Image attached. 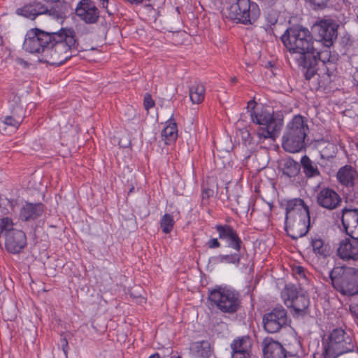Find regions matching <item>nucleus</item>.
Returning <instances> with one entry per match:
<instances>
[{"mask_svg":"<svg viewBox=\"0 0 358 358\" xmlns=\"http://www.w3.org/2000/svg\"><path fill=\"white\" fill-rule=\"evenodd\" d=\"M281 41L299 68H308V76H311L312 65L315 64L313 53L316 50V42L310 31L302 26L294 25L285 30Z\"/></svg>","mask_w":358,"mask_h":358,"instance_id":"obj_1","label":"nucleus"},{"mask_svg":"<svg viewBox=\"0 0 358 358\" xmlns=\"http://www.w3.org/2000/svg\"><path fill=\"white\" fill-rule=\"evenodd\" d=\"M50 48L47 50L48 64L60 66L79 52V42L73 28H62L50 32Z\"/></svg>","mask_w":358,"mask_h":358,"instance_id":"obj_2","label":"nucleus"},{"mask_svg":"<svg viewBox=\"0 0 358 358\" xmlns=\"http://www.w3.org/2000/svg\"><path fill=\"white\" fill-rule=\"evenodd\" d=\"M331 47L322 45V49L316 46V50L313 53L315 64H313V73L308 76V68H301L306 80H310L314 76H318V84L322 87H327L331 82L333 75L334 64L338 59V55L335 51L331 50Z\"/></svg>","mask_w":358,"mask_h":358,"instance_id":"obj_3","label":"nucleus"},{"mask_svg":"<svg viewBox=\"0 0 358 358\" xmlns=\"http://www.w3.org/2000/svg\"><path fill=\"white\" fill-rule=\"evenodd\" d=\"M257 103L255 100L248 102V108H251L250 117L253 123L258 124L256 131L257 143H262L266 139L275 140L282 126V121L276 119L273 114L261 108L255 110Z\"/></svg>","mask_w":358,"mask_h":358,"instance_id":"obj_4","label":"nucleus"},{"mask_svg":"<svg viewBox=\"0 0 358 358\" xmlns=\"http://www.w3.org/2000/svg\"><path fill=\"white\" fill-rule=\"evenodd\" d=\"M308 131L306 118L301 115H294L287 124L282 137V148L290 153L301 151L306 148L305 139Z\"/></svg>","mask_w":358,"mask_h":358,"instance_id":"obj_5","label":"nucleus"},{"mask_svg":"<svg viewBox=\"0 0 358 358\" xmlns=\"http://www.w3.org/2000/svg\"><path fill=\"white\" fill-rule=\"evenodd\" d=\"M208 299L223 314H235L241 307L239 292L229 287L215 286L209 290Z\"/></svg>","mask_w":358,"mask_h":358,"instance_id":"obj_6","label":"nucleus"},{"mask_svg":"<svg viewBox=\"0 0 358 358\" xmlns=\"http://www.w3.org/2000/svg\"><path fill=\"white\" fill-rule=\"evenodd\" d=\"M334 289L343 296L358 294V269L350 266H335L329 271Z\"/></svg>","mask_w":358,"mask_h":358,"instance_id":"obj_7","label":"nucleus"},{"mask_svg":"<svg viewBox=\"0 0 358 358\" xmlns=\"http://www.w3.org/2000/svg\"><path fill=\"white\" fill-rule=\"evenodd\" d=\"M355 350L356 345L351 334L342 328H336L329 336V342L324 348L323 355L324 358H336Z\"/></svg>","mask_w":358,"mask_h":358,"instance_id":"obj_8","label":"nucleus"},{"mask_svg":"<svg viewBox=\"0 0 358 358\" xmlns=\"http://www.w3.org/2000/svg\"><path fill=\"white\" fill-rule=\"evenodd\" d=\"M260 15L257 3L250 0H237L228 9V17L237 23L254 24Z\"/></svg>","mask_w":358,"mask_h":358,"instance_id":"obj_9","label":"nucleus"},{"mask_svg":"<svg viewBox=\"0 0 358 358\" xmlns=\"http://www.w3.org/2000/svg\"><path fill=\"white\" fill-rule=\"evenodd\" d=\"M50 32L35 28L27 32L22 48L29 53L42 52L45 62L48 64L47 50L50 48Z\"/></svg>","mask_w":358,"mask_h":358,"instance_id":"obj_10","label":"nucleus"},{"mask_svg":"<svg viewBox=\"0 0 358 358\" xmlns=\"http://www.w3.org/2000/svg\"><path fill=\"white\" fill-rule=\"evenodd\" d=\"M281 296L286 306L292 308L297 316H303L309 313L308 296L302 292H299L294 285H287Z\"/></svg>","mask_w":358,"mask_h":358,"instance_id":"obj_11","label":"nucleus"},{"mask_svg":"<svg viewBox=\"0 0 358 358\" xmlns=\"http://www.w3.org/2000/svg\"><path fill=\"white\" fill-rule=\"evenodd\" d=\"M338 22L329 17L324 16L317 20L313 24V29L318 38L315 40L316 44L332 47L338 37Z\"/></svg>","mask_w":358,"mask_h":358,"instance_id":"obj_12","label":"nucleus"},{"mask_svg":"<svg viewBox=\"0 0 358 358\" xmlns=\"http://www.w3.org/2000/svg\"><path fill=\"white\" fill-rule=\"evenodd\" d=\"M308 250L313 255L312 262L315 268H324L332 252L329 243L321 236L315 234L310 237Z\"/></svg>","mask_w":358,"mask_h":358,"instance_id":"obj_13","label":"nucleus"},{"mask_svg":"<svg viewBox=\"0 0 358 358\" xmlns=\"http://www.w3.org/2000/svg\"><path fill=\"white\" fill-rule=\"evenodd\" d=\"M262 322L266 332L274 334L287 327L289 320L287 310L282 306H277L264 315Z\"/></svg>","mask_w":358,"mask_h":358,"instance_id":"obj_14","label":"nucleus"},{"mask_svg":"<svg viewBox=\"0 0 358 358\" xmlns=\"http://www.w3.org/2000/svg\"><path fill=\"white\" fill-rule=\"evenodd\" d=\"M285 230L289 236L296 240L305 236L310 227V214L306 213L301 215L285 217Z\"/></svg>","mask_w":358,"mask_h":358,"instance_id":"obj_15","label":"nucleus"},{"mask_svg":"<svg viewBox=\"0 0 358 358\" xmlns=\"http://www.w3.org/2000/svg\"><path fill=\"white\" fill-rule=\"evenodd\" d=\"M317 204L327 210L336 208L341 203V198L339 194L330 187H323L316 191Z\"/></svg>","mask_w":358,"mask_h":358,"instance_id":"obj_16","label":"nucleus"},{"mask_svg":"<svg viewBox=\"0 0 358 358\" xmlns=\"http://www.w3.org/2000/svg\"><path fill=\"white\" fill-rule=\"evenodd\" d=\"M215 229L218 233L219 238L227 243V247L236 252H240L243 241L237 231L229 224H216Z\"/></svg>","mask_w":358,"mask_h":358,"instance_id":"obj_17","label":"nucleus"},{"mask_svg":"<svg viewBox=\"0 0 358 358\" xmlns=\"http://www.w3.org/2000/svg\"><path fill=\"white\" fill-rule=\"evenodd\" d=\"M77 16L87 24H95L99 18V10L91 0H81L76 8Z\"/></svg>","mask_w":358,"mask_h":358,"instance_id":"obj_18","label":"nucleus"},{"mask_svg":"<svg viewBox=\"0 0 358 358\" xmlns=\"http://www.w3.org/2000/svg\"><path fill=\"white\" fill-rule=\"evenodd\" d=\"M43 15L56 20H64L69 11L70 4L66 0H43Z\"/></svg>","mask_w":358,"mask_h":358,"instance_id":"obj_19","label":"nucleus"},{"mask_svg":"<svg viewBox=\"0 0 358 358\" xmlns=\"http://www.w3.org/2000/svg\"><path fill=\"white\" fill-rule=\"evenodd\" d=\"M5 238V248L10 254H19L27 245V236L22 230L8 233Z\"/></svg>","mask_w":358,"mask_h":358,"instance_id":"obj_20","label":"nucleus"},{"mask_svg":"<svg viewBox=\"0 0 358 358\" xmlns=\"http://www.w3.org/2000/svg\"><path fill=\"white\" fill-rule=\"evenodd\" d=\"M337 253L343 260L358 261V238L353 236L341 241Z\"/></svg>","mask_w":358,"mask_h":358,"instance_id":"obj_21","label":"nucleus"},{"mask_svg":"<svg viewBox=\"0 0 358 358\" xmlns=\"http://www.w3.org/2000/svg\"><path fill=\"white\" fill-rule=\"evenodd\" d=\"M341 222L348 235L358 238V209L343 208Z\"/></svg>","mask_w":358,"mask_h":358,"instance_id":"obj_22","label":"nucleus"},{"mask_svg":"<svg viewBox=\"0 0 358 358\" xmlns=\"http://www.w3.org/2000/svg\"><path fill=\"white\" fill-rule=\"evenodd\" d=\"M262 347L264 358H287L286 350L280 343L271 338H265Z\"/></svg>","mask_w":358,"mask_h":358,"instance_id":"obj_23","label":"nucleus"},{"mask_svg":"<svg viewBox=\"0 0 358 358\" xmlns=\"http://www.w3.org/2000/svg\"><path fill=\"white\" fill-rule=\"evenodd\" d=\"M45 210L42 203L27 202L20 210L19 218L23 222H29L40 217Z\"/></svg>","mask_w":358,"mask_h":358,"instance_id":"obj_24","label":"nucleus"},{"mask_svg":"<svg viewBox=\"0 0 358 358\" xmlns=\"http://www.w3.org/2000/svg\"><path fill=\"white\" fill-rule=\"evenodd\" d=\"M336 178L338 182L348 188L356 187L358 180L357 171L350 165H345L341 167L337 173Z\"/></svg>","mask_w":358,"mask_h":358,"instance_id":"obj_25","label":"nucleus"},{"mask_svg":"<svg viewBox=\"0 0 358 358\" xmlns=\"http://www.w3.org/2000/svg\"><path fill=\"white\" fill-rule=\"evenodd\" d=\"M43 3L38 0H30L22 7L16 10V14L24 17L34 20L37 16L43 15Z\"/></svg>","mask_w":358,"mask_h":358,"instance_id":"obj_26","label":"nucleus"},{"mask_svg":"<svg viewBox=\"0 0 358 358\" xmlns=\"http://www.w3.org/2000/svg\"><path fill=\"white\" fill-rule=\"evenodd\" d=\"M285 210V217H290L291 219H292V217H294L301 215L303 217L304 214L309 213L308 206L303 199L299 198L287 201Z\"/></svg>","mask_w":358,"mask_h":358,"instance_id":"obj_27","label":"nucleus"},{"mask_svg":"<svg viewBox=\"0 0 358 358\" xmlns=\"http://www.w3.org/2000/svg\"><path fill=\"white\" fill-rule=\"evenodd\" d=\"M280 171L287 178H295L300 173V164L292 158L288 157L282 159L279 163Z\"/></svg>","mask_w":358,"mask_h":358,"instance_id":"obj_28","label":"nucleus"},{"mask_svg":"<svg viewBox=\"0 0 358 358\" xmlns=\"http://www.w3.org/2000/svg\"><path fill=\"white\" fill-rule=\"evenodd\" d=\"M300 162L306 178L309 179L321 176L317 164L312 161L308 156L303 155L301 158Z\"/></svg>","mask_w":358,"mask_h":358,"instance_id":"obj_29","label":"nucleus"},{"mask_svg":"<svg viewBox=\"0 0 358 358\" xmlns=\"http://www.w3.org/2000/svg\"><path fill=\"white\" fill-rule=\"evenodd\" d=\"M178 137V127L176 122L170 118L166 122L165 127L162 131V138L165 144L170 145L174 143Z\"/></svg>","mask_w":358,"mask_h":358,"instance_id":"obj_30","label":"nucleus"},{"mask_svg":"<svg viewBox=\"0 0 358 358\" xmlns=\"http://www.w3.org/2000/svg\"><path fill=\"white\" fill-rule=\"evenodd\" d=\"M190 350L196 357L209 358L211 355L210 345L208 341L192 343Z\"/></svg>","mask_w":358,"mask_h":358,"instance_id":"obj_31","label":"nucleus"},{"mask_svg":"<svg viewBox=\"0 0 358 358\" xmlns=\"http://www.w3.org/2000/svg\"><path fill=\"white\" fill-rule=\"evenodd\" d=\"M205 92L206 89L204 85L199 82H195L189 87V98L192 103H201L204 99Z\"/></svg>","mask_w":358,"mask_h":358,"instance_id":"obj_32","label":"nucleus"},{"mask_svg":"<svg viewBox=\"0 0 358 358\" xmlns=\"http://www.w3.org/2000/svg\"><path fill=\"white\" fill-rule=\"evenodd\" d=\"M215 259L217 263L234 264L237 267L240 264L241 254L240 252L235 251L228 255H219Z\"/></svg>","mask_w":358,"mask_h":358,"instance_id":"obj_33","label":"nucleus"},{"mask_svg":"<svg viewBox=\"0 0 358 358\" xmlns=\"http://www.w3.org/2000/svg\"><path fill=\"white\" fill-rule=\"evenodd\" d=\"M22 122V118L20 116L14 117L8 115L3 117L0 122V132L6 131V126L10 127L14 129H17Z\"/></svg>","mask_w":358,"mask_h":358,"instance_id":"obj_34","label":"nucleus"},{"mask_svg":"<svg viewBox=\"0 0 358 358\" xmlns=\"http://www.w3.org/2000/svg\"><path fill=\"white\" fill-rule=\"evenodd\" d=\"M14 223L13 220L8 217H4L0 219V238H4L8 234L9 232L17 231V229L13 228Z\"/></svg>","mask_w":358,"mask_h":358,"instance_id":"obj_35","label":"nucleus"},{"mask_svg":"<svg viewBox=\"0 0 358 358\" xmlns=\"http://www.w3.org/2000/svg\"><path fill=\"white\" fill-rule=\"evenodd\" d=\"M175 221L173 215L169 213H165L160 220V227L162 232L167 234H169L173 229Z\"/></svg>","mask_w":358,"mask_h":358,"instance_id":"obj_36","label":"nucleus"},{"mask_svg":"<svg viewBox=\"0 0 358 358\" xmlns=\"http://www.w3.org/2000/svg\"><path fill=\"white\" fill-rule=\"evenodd\" d=\"M248 339L242 338L234 340L231 345L232 351L245 350L248 351Z\"/></svg>","mask_w":358,"mask_h":358,"instance_id":"obj_37","label":"nucleus"},{"mask_svg":"<svg viewBox=\"0 0 358 358\" xmlns=\"http://www.w3.org/2000/svg\"><path fill=\"white\" fill-rule=\"evenodd\" d=\"M240 132H241V138L245 144H248V145L258 144L257 140V141L254 140V138L252 136V134L247 129H243L240 131Z\"/></svg>","mask_w":358,"mask_h":358,"instance_id":"obj_38","label":"nucleus"},{"mask_svg":"<svg viewBox=\"0 0 358 358\" xmlns=\"http://www.w3.org/2000/svg\"><path fill=\"white\" fill-rule=\"evenodd\" d=\"M352 40L348 34H344L339 39V45L344 50H347L352 44Z\"/></svg>","mask_w":358,"mask_h":358,"instance_id":"obj_39","label":"nucleus"},{"mask_svg":"<svg viewBox=\"0 0 358 358\" xmlns=\"http://www.w3.org/2000/svg\"><path fill=\"white\" fill-rule=\"evenodd\" d=\"M315 9L324 8L329 0H308Z\"/></svg>","mask_w":358,"mask_h":358,"instance_id":"obj_40","label":"nucleus"},{"mask_svg":"<svg viewBox=\"0 0 358 358\" xmlns=\"http://www.w3.org/2000/svg\"><path fill=\"white\" fill-rule=\"evenodd\" d=\"M143 105L146 110H149L155 106V101L152 99L150 94H146L143 99Z\"/></svg>","mask_w":358,"mask_h":358,"instance_id":"obj_41","label":"nucleus"},{"mask_svg":"<svg viewBox=\"0 0 358 358\" xmlns=\"http://www.w3.org/2000/svg\"><path fill=\"white\" fill-rule=\"evenodd\" d=\"M206 245L209 249H215L219 248L221 244L217 238H211L206 242Z\"/></svg>","mask_w":358,"mask_h":358,"instance_id":"obj_42","label":"nucleus"},{"mask_svg":"<svg viewBox=\"0 0 358 358\" xmlns=\"http://www.w3.org/2000/svg\"><path fill=\"white\" fill-rule=\"evenodd\" d=\"M349 309L355 320L358 322V301L352 303Z\"/></svg>","mask_w":358,"mask_h":358,"instance_id":"obj_43","label":"nucleus"},{"mask_svg":"<svg viewBox=\"0 0 358 358\" xmlns=\"http://www.w3.org/2000/svg\"><path fill=\"white\" fill-rule=\"evenodd\" d=\"M249 352L245 350L232 351L231 358H248Z\"/></svg>","mask_w":358,"mask_h":358,"instance_id":"obj_44","label":"nucleus"},{"mask_svg":"<svg viewBox=\"0 0 358 358\" xmlns=\"http://www.w3.org/2000/svg\"><path fill=\"white\" fill-rule=\"evenodd\" d=\"M348 198L358 203V189H357L355 187L352 188V192L348 194Z\"/></svg>","mask_w":358,"mask_h":358,"instance_id":"obj_45","label":"nucleus"},{"mask_svg":"<svg viewBox=\"0 0 358 358\" xmlns=\"http://www.w3.org/2000/svg\"><path fill=\"white\" fill-rule=\"evenodd\" d=\"M60 342H61L62 350H63L64 354L66 355L68 350H69L68 341L66 338H62L60 339Z\"/></svg>","mask_w":358,"mask_h":358,"instance_id":"obj_46","label":"nucleus"},{"mask_svg":"<svg viewBox=\"0 0 358 358\" xmlns=\"http://www.w3.org/2000/svg\"><path fill=\"white\" fill-rule=\"evenodd\" d=\"M15 62L17 65H20L24 69H27L29 66V64L27 61L20 57L16 58Z\"/></svg>","mask_w":358,"mask_h":358,"instance_id":"obj_47","label":"nucleus"},{"mask_svg":"<svg viewBox=\"0 0 358 358\" xmlns=\"http://www.w3.org/2000/svg\"><path fill=\"white\" fill-rule=\"evenodd\" d=\"M213 191L210 189H205L201 192L202 199H208L212 195Z\"/></svg>","mask_w":358,"mask_h":358,"instance_id":"obj_48","label":"nucleus"},{"mask_svg":"<svg viewBox=\"0 0 358 358\" xmlns=\"http://www.w3.org/2000/svg\"><path fill=\"white\" fill-rule=\"evenodd\" d=\"M124 1L129 3L130 4L140 5L143 2L144 0H124Z\"/></svg>","mask_w":358,"mask_h":358,"instance_id":"obj_49","label":"nucleus"},{"mask_svg":"<svg viewBox=\"0 0 358 358\" xmlns=\"http://www.w3.org/2000/svg\"><path fill=\"white\" fill-rule=\"evenodd\" d=\"M296 272L300 275H304V268L302 266H297Z\"/></svg>","mask_w":358,"mask_h":358,"instance_id":"obj_50","label":"nucleus"},{"mask_svg":"<svg viewBox=\"0 0 358 358\" xmlns=\"http://www.w3.org/2000/svg\"><path fill=\"white\" fill-rule=\"evenodd\" d=\"M100 3L101 4L102 7L107 9L108 4V0H99Z\"/></svg>","mask_w":358,"mask_h":358,"instance_id":"obj_51","label":"nucleus"},{"mask_svg":"<svg viewBox=\"0 0 358 358\" xmlns=\"http://www.w3.org/2000/svg\"><path fill=\"white\" fill-rule=\"evenodd\" d=\"M352 77L355 82L358 83V67L356 68V71L354 72Z\"/></svg>","mask_w":358,"mask_h":358,"instance_id":"obj_52","label":"nucleus"},{"mask_svg":"<svg viewBox=\"0 0 358 358\" xmlns=\"http://www.w3.org/2000/svg\"><path fill=\"white\" fill-rule=\"evenodd\" d=\"M149 358H160V356L158 353H155L149 357Z\"/></svg>","mask_w":358,"mask_h":358,"instance_id":"obj_53","label":"nucleus"},{"mask_svg":"<svg viewBox=\"0 0 358 358\" xmlns=\"http://www.w3.org/2000/svg\"><path fill=\"white\" fill-rule=\"evenodd\" d=\"M236 78H233V79H232V81H233V82H236Z\"/></svg>","mask_w":358,"mask_h":358,"instance_id":"obj_54","label":"nucleus"},{"mask_svg":"<svg viewBox=\"0 0 358 358\" xmlns=\"http://www.w3.org/2000/svg\"><path fill=\"white\" fill-rule=\"evenodd\" d=\"M171 358H180V357H172Z\"/></svg>","mask_w":358,"mask_h":358,"instance_id":"obj_55","label":"nucleus"},{"mask_svg":"<svg viewBox=\"0 0 358 358\" xmlns=\"http://www.w3.org/2000/svg\"><path fill=\"white\" fill-rule=\"evenodd\" d=\"M357 145L358 146V143H357Z\"/></svg>","mask_w":358,"mask_h":358,"instance_id":"obj_56","label":"nucleus"}]
</instances>
